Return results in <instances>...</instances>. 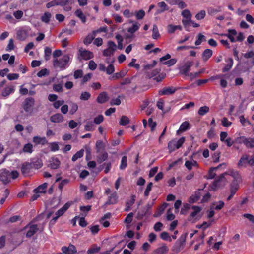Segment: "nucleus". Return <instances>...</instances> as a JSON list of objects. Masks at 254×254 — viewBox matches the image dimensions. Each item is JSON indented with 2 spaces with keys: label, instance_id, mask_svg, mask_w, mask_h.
<instances>
[{
  "label": "nucleus",
  "instance_id": "obj_31",
  "mask_svg": "<svg viewBox=\"0 0 254 254\" xmlns=\"http://www.w3.org/2000/svg\"><path fill=\"white\" fill-rule=\"evenodd\" d=\"M48 184L47 183H44L43 184L39 185L37 188L33 190L34 192H38L39 193H46V189L47 188Z\"/></svg>",
  "mask_w": 254,
  "mask_h": 254
},
{
  "label": "nucleus",
  "instance_id": "obj_34",
  "mask_svg": "<svg viewBox=\"0 0 254 254\" xmlns=\"http://www.w3.org/2000/svg\"><path fill=\"white\" fill-rule=\"evenodd\" d=\"M189 123L188 122L185 121L181 124L180 126L179 130L177 131V133L179 132H183L186 131L187 129L189 128Z\"/></svg>",
  "mask_w": 254,
  "mask_h": 254
},
{
  "label": "nucleus",
  "instance_id": "obj_1",
  "mask_svg": "<svg viewBox=\"0 0 254 254\" xmlns=\"http://www.w3.org/2000/svg\"><path fill=\"white\" fill-rule=\"evenodd\" d=\"M74 0H54L46 4V7L49 8L55 6H60L66 12H69L72 9V5Z\"/></svg>",
  "mask_w": 254,
  "mask_h": 254
},
{
  "label": "nucleus",
  "instance_id": "obj_37",
  "mask_svg": "<svg viewBox=\"0 0 254 254\" xmlns=\"http://www.w3.org/2000/svg\"><path fill=\"white\" fill-rule=\"evenodd\" d=\"M168 148L170 152L175 151L177 149L176 144V140L173 139L170 141L168 143Z\"/></svg>",
  "mask_w": 254,
  "mask_h": 254
},
{
  "label": "nucleus",
  "instance_id": "obj_40",
  "mask_svg": "<svg viewBox=\"0 0 254 254\" xmlns=\"http://www.w3.org/2000/svg\"><path fill=\"white\" fill-rule=\"evenodd\" d=\"M200 198V194L199 192H196L194 194L191 196L189 202L190 203H194L197 202Z\"/></svg>",
  "mask_w": 254,
  "mask_h": 254
},
{
  "label": "nucleus",
  "instance_id": "obj_62",
  "mask_svg": "<svg viewBox=\"0 0 254 254\" xmlns=\"http://www.w3.org/2000/svg\"><path fill=\"white\" fill-rule=\"evenodd\" d=\"M181 14H182V16L184 18H185L186 19H191V16H192L190 12L188 9L184 10L182 12Z\"/></svg>",
  "mask_w": 254,
  "mask_h": 254
},
{
  "label": "nucleus",
  "instance_id": "obj_21",
  "mask_svg": "<svg viewBox=\"0 0 254 254\" xmlns=\"http://www.w3.org/2000/svg\"><path fill=\"white\" fill-rule=\"evenodd\" d=\"M50 121L55 123H61L64 121V117L62 114L57 113L51 116Z\"/></svg>",
  "mask_w": 254,
  "mask_h": 254
},
{
  "label": "nucleus",
  "instance_id": "obj_49",
  "mask_svg": "<svg viewBox=\"0 0 254 254\" xmlns=\"http://www.w3.org/2000/svg\"><path fill=\"white\" fill-rule=\"evenodd\" d=\"M17 38L21 41H23L26 38V33L24 30H19L17 32Z\"/></svg>",
  "mask_w": 254,
  "mask_h": 254
},
{
  "label": "nucleus",
  "instance_id": "obj_52",
  "mask_svg": "<svg viewBox=\"0 0 254 254\" xmlns=\"http://www.w3.org/2000/svg\"><path fill=\"white\" fill-rule=\"evenodd\" d=\"M160 238L163 240L172 241V239L170 236L169 233L166 232H163L160 234Z\"/></svg>",
  "mask_w": 254,
  "mask_h": 254
},
{
  "label": "nucleus",
  "instance_id": "obj_4",
  "mask_svg": "<svg viewBox=\"0 0 254 254\" xmlns=\"http://www.w3.org/2000/svg\"><path fill=\"white\" fill-rule=\"evenodd\" d=\"M187 235L188 233H185L180 236L172 248V251L173 252L178 253L184 249Z\"/></svg>",
  "mask_w": 254,
  "mask_h": 254
},
{
  "label": "nucleus",
  "instance_id": "obj_28",
  "mask_svg": "<svg viewBox=\"0 0 254 254\" xmlns=\"http://www.w3.org/2000/svg\"><path fill=\"white\" fill-rule=\"evenodd\" d=\"M74 14L81 20L83 23H85L86 22V17L80 9H77L75 11Z\"/></svg>",
  "mask_w": 254,
  "mask_h": 254
},
{
  "label": "nucleus",
  "instance_id": "obj_14",
  "mask_svg": "<svg viewBox=\"0 0 254 254\" xmlns=\"http://www.w3.org/2000/svg\"><path fill=\"white\" fill-rule=\"evenodd\" d=\"M193 62L192 61H187L180 68L181 72L185 75L188 74L190 68L192 66Z\"/></svg>",
  "mask_w": 254,
  "mask_h": 254
},
{
  "label": "nucleus",
  "instance_id": "obj_5",
  "mask_svg": "<svg viewBox=\"0 0 254 254\" xmlns=\"http://www.w3.org/2000/svg\"><path fill=\"white\" fill-rule=\"evenodd\" d=\"M226 174H227V173L221 174L215 179L213 183L210 185L211 190L215 191L225 185L226 179L225 176Z\"/></svg>",
  "mask_w": 254,
  "mask_h": 254
},
{
  "label": "nucleus",
  "instance_id": "obj_20",
  "mask_svg": "<svg viewBox=\"0 0 254 254\" xmlns=\"http://www.w3.org/2000/svg\"><path fill=\"white\" fill-rule=\"evenodd\" d=\"M109 97L108 94L106 92H103L100 93L97 98V102L100 104H103L108 100Z\"/></svg>",
  "mask_w": 254,
  "mask_h": 254
},
{
  "label": "nucleus",
  "instance_id": "obj_32",
  "mask_svg": "<svg viewBox=\"0 0 254 254\" xmlns=\"http://www.w3.org/2000/svg\"><path fill=\"white\" fill-rule=\"evenodd\" d=\"M157 5L158 7L161 8V9L157 10L158 13H161L164 12L165 11H167L169 10V7L165 3V2L162 1L158 3Z\"/></svg>",
  "mask_w": 254,
  "mask_h": 254
},
{
  "label": "nucleus",
  "instance_id": "obj_3",
  "mask_svg": "<svg viewBox=\"0 0 254 254\" xmlns=\"http://www.w3.org/2000/svg\"><path fill=\"white\" fill-rule=\"evenodd\" d=\"M237 165L240 169L246 168L248 165L254 166V153L250 157L248 154H243L240 158Z\"/></svg>",
  "mask_w": 254,
  "mask_h": 254
},
{
  "label": "nucleus",
  "instance_id": "obj_16",
  "mask_svg": "<svg viewBox=\"0 0 254 254\" xmlns=\"http://www.w3.org/2000/svg\"><path fill=\"white\" fill-rule=\"evenodd\" d=\"M154 203L152 202L151 203H148L145 208H144L141 212H139L138 213V215L141 218L143 217L146 215H150L151 214V212H149L150 209H151L152 206L153 205Z\"/></svg>",
  "mask_w": 254,
  "mask_h": 254
},
{
  "label": "nucleus",
  "instance_id": "obj_59",
  "mask_svg": "<svg viewBox=\"0 0 254 254\" xmlns=\"http://www.w3.org/2000/svg\"><path fill=\"white\" fill-rule=\"evenodd\" d=\"M83 72L81 69H78L74 72L73 77L75 79H77L83 76Z\"/></svg>",
  "mask_w": 254,
  "mask_h": 254
},
{
  "label": "nucleus",
  "instance_id": "obj_24",
  "mask_svg": "<svg viewBox=\"0 0 254 254\" xmlns=\"http://www.w3.org/2000/svg\"><path fill=\"white\" fill-rule=\"evenodd\" d=\"M127 72L125 70H121L119 72L115 73L112 76L109 77V80H115L123 78L126 75Z\"/></svg>",
  "mask_w": 254,
  "mask_h": 254
},
{
  "label": "nucleus",
  "instance_id": "obj_12",
  "mask_svg": "<svg viewBox=\"0 0 254 254\" xmlns=\"http://www.w3.org/2000/svg\"><path fill=\"white\" fill-rule=\"evenodd\" d=\"M61 250L64 254H74L77 253V250L75 246L72 244H70L68 247H62Z\"/></svg>",
  "mask_w": 254,
  "mask_h": 254
},
{
  "label": "nucleus",
  "instance_id": "obj_30",
  "mask_svg": "<svg viewBox=\"0 0 254 254\" xmlns=\"http://www.w3.org/2000/svg\"><path fill=\"white\" fill-rule=\"evenodd\" d=\"M108 153L106 151L101 152L97 156V161L98 163H101L104 161H106L108 158Z\"/></svg>",
  "mask_w": 254,
  "mask_h": 254
},
{
  "label": "nucleus",
  "instance_id": "obj_46",
  "mask_svg": "<svg viewBox=\"0 0 254 254\" xmlns=\"http://www.w3.org/2000/svg\"><path fill=\"white\" fill-rule=\"evenodd\" d=\"M229 62L227 65L225 66V67L223 68L222 71L223 72H226L230 70V69L232 68L233 64V60L232 58H229L228 59Z\"/></svg>",
  "mask_w": 254,
  "mask_h": 254
},
{
  "label": "nucleus",
  "instance_id": "obj_15",
  "mask_svg": "<svg viewBox=\"0 0 254 254\" xmlns=\"http://www.w3.org/2000/svg\"><path fill=\"white\" fill-rule=\"evenodd\" d=\"M48 166L52 169H57L61 164V162L58 158L52 157L49 161Z\"/></svg>",
  "mask_w": 254,
  "mask_h": 254
},
{
  "label": "nucleus",
  "instance_id": "obj_13",
  "mask_svg": "<svg viewBox=\"0 0 254 254\" xmlns=\"http://www.w3.org/2000/svg\"><path fill=\"white\" fill-rule=\"evenodd\" d=\"M33 168L32 164L30 162H24L23 163L21 167V171L22 174L24 176H27L30 172L31 169Z\"/></svg>",
  "mask_w": 254,
  "mask_h": 254
},
{
  "label": "nucleus",
  "instance_id": "obj_22",
  "mask_svg": "<svg viewBox=\"0 0 254 254\" xmlns=\"http://www.w3.org/2000/svg\"><path fill=\"white\" fill-rule=\"evenodd\" d=\"M118 197L116 192L112 193L110 196H109L108 200L106 202V204H115L118 202Z\"/></svg>",
  "mask_w": 254,
  "mask_h": 254
},
{
  "label": "nucleus",
  "instance_id": "obj_48",
  "mask_svg": "<svg viewBox=\"0 0 254 254\" xmlns=\"http://www.w3.org/2000/svg\"><path fill=\"white\" fill-rule=\"evenodd\" d=\"M95 34H93L92 35H88L84 40V43L85 45H88L90 44L92 42L93 40L95 38Z\"/></svg>",
  "mask_w": 254,
  "mask_h": 254
},
{
  "label": "nucleus",
  "instance_id": "obj_51",
  "mask_svg": "<svg viewBox=\"0 0 254 254\" xmlns=\"http://www.w3.org/2000/svg\"><path fill=\"white\" fill-rule=\"evenodd\" d=\"M84 129L87 131H92L94 130V124L92 122H88L84 126Z\"/></svg>",
  "mask_w": 254,
  "mask_h": 254
},
{
  "label": "nucleus",
  "instance_id": "obj_43",
  "mask_svg": "<svg viewBox=\"0 0 254 254\" xmlns=\"http://www.w3.org/2000/svg\"><path fill=\"white\" fill-rule=\"evenodd\" d=\"M91 96V94L87 91L82 92L80 96V99L82 101L89 100Z\"/></svg>",
  "mask_w": 254,
  "mask_h": 254
},
{
  "label": "nucleus",
  "instance_id": "obj_8",
  "mask_svg": "<svg viewBox=\"0 0 254 254\" xmlns=\"http://www.w3.org/2000/svg\"><path fill=\"white\" fill-rule=\"evenodd\" d=\"M10 172L6 169H2L0 170V181L4 184L10 182Z\"/></svg>",
  "mask_w": 254,
  "mask_h": 254
},
{
  "label": "nucleus",
  "instance_id": "obj_29",
  "mask_svg": "<svg viewBox=\"0 0 254 254\" xmlns=\"http://www.w3.org/2000/svg\"><path fill=\"white\" fill-rule=\"evenodd\" d=\"M185 166L189 170H191L193 166L198 167V164L196 161L194 160H192V161L187 160L185 163Z\"/></svg>",
  "mask_w": 254,
  "mask_h": 254
},
{
  "label": "nucleus",
  "instance_id": "obj_58",
  "mask_svg": "<svg viewBox=\"0 0 254 254\" xmlns=\"http://www.w3.org/2000/svg\"><path fill=\"white\" fill-rule=\"evenodd\" d=\"M96 148L98 153L100 152L101 150L104 149V146L103 142L101 140H98L96 143Z\"/></svg>",
  "mask_w": 254,
  "mask_h": 254
},
{
  "label": "nucleus",
  "instance_id": "obj_54",
  "mask_svg": "<svg viewBox=\"0 0 254 254\" xmlns=\"http://www.w3.org/2000/svg\"><path fill=\"white\" fill-rule=\"evenodd\" d=\"M129 123V118L126 116H122L120 121V125L122 126H125Z\"/></svg>",
  "mask_w": 254,
  "mask_h": 254
},
{
  "label": "nucleus",
  "instance_id": "obj_36",
  "mask_svg": "<svg viewBox=\"0 0 254 254\" xmlns=\"http://www.w3.org/2000/svg\"><path fill=\"white\" fill-rule=\"evenodd\" d=\"M182 24L187 31H190L189 27L191 25V19H183L182 20Z\"/></svg>",
  "mask_w": 254,
  "mask_h": 254
},
{
  "label": "nucleus",
  "instance_id": "obj_63",
  "mask_svg": "<svg viewBox=\"0 0 254 254\" xmlns=\"http://www.w3.org/2000/svg\"><path fill=\"white\" fill-rule=\"evenodd\" d=\"M216 170V168L211 167L210 168L208 171V176L207 179H212L215 178L216 176V174L214 172V171Z\"/></svg>",
  "mask_w": 254,
  "mask_h": 254
},
{
  "label": "nucleus",
  "instance_id": "obj_9",
  "mask_svg": "<svg viewBox=\"0 0 254 254\" xmlns=\"http://www.w3.org/2000/svg\"><path fill=\"white\" fill-rule=\"evenodd\" d=\"M192 208L194 210L193 212L191 213L190 215L188 217V220L189 221H191L192 223L195 222L196 221L198 220L200 218L196 217L194 219V218L197 215V214L199 213L201 209L199 206H193Z\"/></svg>",
  "mask_w": 254,
  "mask_h": 254
},
{
  "label": "nucleus",
  "instance_id": "obj_17",
  "mask_svg": "<svg viewBox=\"0 0 254 254\" xmlns=\"http://www.w3.org/2000/svg\"><path fill=\"white\" fill-rule=\"evenodd\" d=\"M38 230V226L37 224H32L29 225V230L27 232L26 237L27 238H30L33 236Z\"/></svg>",
  "mask_w": 254,
  "mask_h": 254
},
{
  "label": "nucleus",
  "instance_id": "obj_33",
  "mask_svg": "<svg viewBox=\"0 0 254 254\" xmlns=\"http://www.w3.org/2000/svg\"><path fill=\"white\" fill-rule=\"evenodd\" d=\"M167 204L164 203L159 208L157 211H156L153 215L154 217H158L161 216L165 210L166 207H167Z\"/></svg>",
  "mask_w": 254,
  "mask_h": 254
},
{
  "label": "nucleus",
  "instance_id": "obj_26",
  "mask_svg": "<svg viewBox=\"0 0 254 254\" xmlns=\"http://www.w3.org/2000/svg\"><path fill=\"white\" fill-rule=\"evenodd\" d=\"M33 142L36 144L45 145L47 143V140L45 137H41L40 136H34L33 138Z\"/></svg>",
  "mask_w": 254,
  "mask_h": 254
},
{
  "label": "nucleus",
  "instance_id": "obj_10",
  "mask_svg": "<svg viewBox=\"0 0 254 254\" xmlns=\"http://www.w3.org/2000/svg\"><path fill=\"white\" fill-rule=\"evenodd\" d=\"M177 88L173 86H168L164 87L158 91V94L160 96L170 95L173 94L176 91Z\"/></svg>",
  "mask_w": 254,
  "mask_h": 254
},
{
  "label": "nucleus",
  "instance_id": "obj_38",
  "mask_svg": "<svg viewBox=\"0 0 254 254\" xmlns=\"http://www.w3.org/2000/svg\"><path fill=\"white\" fill-rule=\"evenodd\" d=\"M51 14L48 12H45L41 16V21L46 23H48L51 17Z\"/></svg>",
  "mask_w": 254,
  "mask_h": 254
},
{
  "label": "nucleus",
  "instance_id": "obj_47",
  "mask_svg": "<svg viewBox=\"0 0 254 254\" xmlns=\"http://www.w3.org/2000/svg\"><path fill=\"white\" fill-rule=\"evenodd\" d=\"M197 37L198 39L195 42V44L196 46L200 45L202 41H205L206 40L205 36L201 33H199Z\"/></svg>",
  "mask_w": 254,
  "mask_h": 254
},
{
  "label": "nucleus",
  "instance_id": "obj_27",
  "mask_svg": "<svg viewBox=\"0 0 254 254\" xmlns=\"http://www.w3.org/2000/svg\"><path fill=\"white\" fill-rule=\"evenodd\" d=\"M32 164V166H33V168H35L36 169H38L42 167L43 166V162L41 159L40 158H36L34 159L32 162H30Z\"/></svg>",
  "mask_w": 254,
  "mask_h": 254
},
{
  "label": "nucleus",
  "instance_id": "obj_61",
  "mask_svg": "<svg viewBox=\"0 0 254 254\" xmlns=\"http://www.w3.org/2000/svg\"><path fill=\"white\" fill-rule=\"evenodd\" d=\"M33 145L31 143L26 144L23 147V151L25 152L32 153L33 152Z\"/></svg>",
  "mask_w": 254,
  "mask_h": 254
},
{
  "label": "nucleus",
  "instance_id": "obj_56",
  "mask_svg": "<svg viewBox=\"0 0 254 254\" xmlns=\"http://www.w3.org/2000/svg\"><path fill=\"white\" fill-rule=\"evenodd\" d=\"M49 74V71L47 68L42 69L40 70L37 74L39 77H42Z\"/></svg>",
  "mask_w": 254,
  "mask_h": 254
},
{
  "label": "nucleus",
  "instance_id": "obj_42",
  "mask_svg": "<svg viewBox=\"0 0 254 254\" xmlns=\"http://www.w3.org/2000/svg\"><path fill=\"white\" fill-rule=\"evenodd\" d=\"M152 38L154 39H157L160 37V35L158 31V27L156 25H154L152 30Z\"/></svg>",
  "mask_w": 254,
  "mask_h": 254
},
{
  "label": "nucleus",
  "instance_id": "obj_35",
  "mask_svg": "<svg viewBox=\"0 0 254 254\" xmlns=\"http://www.w3.org/2000/svg\"><path fill=\"white\" fill-rule=\"evenodd\" d=\"M239 189V185L236 181H234L230 185V193L235 194Z\"/></svg>",
  "mask_w": 254,
  "mask_h": 254
},
{
  "label": "nucleus",
  "instance_id": "obj_55",
  "mask_svg": "<svg viewBox=\"0 0 254 254\" xmlns=\"http://www.w3.org/2000/svg\"><path fill=\"white\" fill-rule=\"evenodd\" d=\"M52 53L51 49L49 47H46L44 49L45 59L47 61L50 59Z\"/></svg>",
  "mask_w": 254,
  "mask_h": 254
},
{
  "label": "nucleus",
  "instance_id": "obj_23",
  "mask_svg": "<svg viewBox=\"0 0 254 254\" xmlns=\"http://www.w3.org/2000/svg\"><path fill=\"white\" fill-rule=\"evenodd\" d=\"M14 88L13 86H8L4 88L3 90L1 95L4 97H8L11 93H13Z\"/></svg>",
  "mask_w": 254,
  "mask_h": 254
},
{
  "label": "nucleus",
  "instance_id": "obj_60",
  "mask_svg": "<svg viewBox=\"0 0 254 254\" xmlns=\"http://www.w3.org/2000/svg\"><path fill=\"white\" fill-rule=\"evenodd\" d=\"M106 72L108 75H111L113 74L115 71V67L114 65L110 64L108 67L106 68Z\"/></svg>",
  "mask_w": 254,
  "mask_h": 254
},
{
  "label": "nucleus",
  "instance_id": "obj_2",
  "mask_svg": "<svg viewBox=\"0 0 254 254\" xmlns=\"http://www.w3.org/2000/svg\"><path fill=\"white\" fill-rule=\"evenodd\" d=\"M69 55H64L62 58L54 60L53 66L55 68H59L61 70H64L69 66Z\"/></svg>",
  "mask_w": 254,
  "mask_h": 254
},
{
  "label": "nucleus",
  "instance_id": "obj_57",
  "mask_svg": "<svg viewBox=\"0 0 254 254\" xmlns=\"http://www.w3.org/2000/svg\"><path fill=\"white\" fill-rule=\"evenodd\" d=\"M92 76V73H88L86 75H85L84 76H83L82 79L81 81V84L84 85L87 82L89 81L91 77Z\"/></svg>",
  "mask_w": 254,
  "mask_h": 254
},
{
  "label": "nucleus",
  "instance_id": "obj_19",
  "mask_svg": "<svg viewBox=\"0 0 254 254\" xmlns=\"http://www.w3.org/2000/svg\"><path fill=\"white\" fill-rule=\"evenodd\" d=\"M71 203L68 202L66 203L61 208L59 209L55 213L56 215H58L59 217L63 216L64 213L68 209L71 205Z\"/></svg>",
  "mask_w": 254,
  "mask_h": 254
},
{
  "label": "nucleus",
  "instance_id": "obj_11",
  "mask_svg": "<svg viewBox=\"0 0 254 254\" xmlns=\"http://www.w3.org/2000/svg\"><path fill=\"white\" fill-rule=\"evenodd\" d=\"M79 53L81 58L84 60L91 59L94 56L92 52L82 48L79 50Z\"/></svg>",
  "mask_w": 254,
  "mask_h": 254
},
{
  "label": "nucleus",
  "instance_id": "obj_39",
  "mask_svg": "<svg viewBox=\"0 0 254 254\" xmlns=\"http://www.w3.org/2000/svg\"><path fill=\"white\" fill-rule=\"evenodd\" d=\"M140 27V24H138L137 22H135L134 24L132 25V26L129 27L127 29L128 32L133 34L135 33L136 31L138 30Z\"/></svg>",
  "mask_w": 254,
  "mask_h": 254
},
{
  "label": "nucleus",
  "instance_id": "obj_64",
  "mask_svg": "<svg viewBox=\"0 0 254 254\" xmlns=\"http://www.w3.org/2000/svg\"><path fill=\"white\" fill-rule=\"evenodd\" d=\"M145 12L143 10H140L136 12L135 16L137 20L142 19L145 16Z\"/></svg>",
  "mask_w": 254,
  "mask_h": 254
},
{
  "label": "nucleus",
  "instance_id": "obj_44",
  "mask_svg": "<svg viewBox=\"0 0 254 254\" xmlns=\"http://www.w3.org/2000/svg\"><path fill=\"white\" fill-rule=\"evenodd\" d=\"M209 111V108L208 106H204L201 107L198 111V114L200 116H204Z\"/></svg>",
  "mask_w": 254,
  "mask_h": 254
},
{
  "label": "nucleus",
  "instance_id": "obj_6",
  "mask_svg": "<svg viewBox=\"0 0 254 254\" xmlns=\"http://www.w3.org/2000/svg\"><path fill=\"white\" fill-rule=\"evenodd\" d=\"M35 105V100L33 97L26 98L23 103V108L26 113H31Z\"/></svg>",
  "mask_w": 254,
  "mask_h": 254
},
{
  "label": "nucleus",
  "instance_id": "obj_53",
  "mask_svg": "<svg viewBox=\"0 0 254 254\" xmlns=\"http://www.w3.org/2000/svg\"><path fill=\"white\" fill-rule=\"evenodd\" d=\"M136 61V59H132L131 61L128 64V66L129 67H133L137 70H139L140 68V64H136L135 62Z\"/></svg>",
  "mask_w": 254,
  "mask_h": 254
},
{
  "label": "nucleus",
  "instance_id": "obj_25",
  "mask_svg": "<svg viewBox=\"0 0 254 254\" xmlns=\"http://www.w3.org/2000/svg\"><path fill=\"white\" fill-rule=\"evenodd\" d=\"M213 51L210 49H206L202 52V58L204 61H207L212 56Z\"/></svg>",
  "mask_w": 254,
  "mask_h": 254
},
{
  "label": "nucleus",
  "instance_id": "obj_41",
  "mask_svg": "<svg viewBox=\"0 0 254 254\" xmlns=\"http://www.w3.org/2000/svg\"><path fill=\"white\" fill-rule=\"evenodd\" d=\"M84 155V150L81 149L79 151H77L74 155H73L72 157V161H75L78 159L81 158L83 157Z\"/></svg>",
  "mask_w": 254,
  "mask_h": 254
},
{
  "label": "nucleus",
  "instance_id": "obj_7",
  "mask_svg": "<svg viewBox=\"0 0 254 254\" xmlns=\"http://www.w3.org/2000/svg\"><path fill=\"white\" fill-rule=\"evenodd\" d=\"M238 142L243 144L247 148H254V138L246 137L242 136L237 138Z\"/></svg>",
  "mask_w": 254,
  "mask_h": 254
},
{
  "label": "nucleus",
  "instance_id": "obj_18",
  "mask_svg": "<svg viewBox=\"0 0 254 254\" xmlns=\"http://www.w3.org/2000/svg\"><path fill=\"white\" fill-rule=\"evenodd\" d=\"M168 251V247L166 245H164L154 250L151 254H167Z\"/></svg>",
  "mask_w": 254,
  "mask_h": 254
},
{
  "label": "nucleus",
  "instance_id": "obj_50",
  "mask_svg": "<svg viewBox=\"0 0 254 254\" xmlns=\"http://www.w3.org/2000/svg\"><path fill=\"white\" fill-rule=\"evenodd\" d=\"M221 8L219 7L218 8H214L213 7H209L207 9L208 14L210 15H214L218 12L221 11Z\"/></svg>",
  "mask_w": 254,
  "mask_h": 254
},
{
  "label": "nucleus",
  "instance_id": "obj_45",
  "mask_svg": "<svg viewBox=\"0 0 254 254\" xmlns=\"http://www.w3.org/2000/svg\"><path fill=\"white\" fill-rule=\"evenodd\" d=\"M127 156H123L122 158L121 164L120 165V169L121 170L125 169L127 167Z\"/></svg>",
  "mask_w": 254,
  "mask_h": 254
}]
</instances>
